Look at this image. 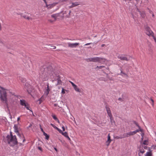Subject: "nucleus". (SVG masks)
Returning a JSON list of instances; mask_svg holds the SVG:
<instances>
[{
	"label": "nucleus",
	"instance_id": "nucleus-9",
	"mask_svg": "<svg viewBox=\"0 0 156 156\" xmlns=\"http://www.w3.org/2000/svg\"><path fill=\"white\" fill-rule=\"evenodd\" d=\"M20 104L21 105L24 106L27 110H30L28 103L25 100H20Z\"/></svg>",
	"mask_w": 156,
	"mask_h": 156
},
{
	"label": "nucleus",
	"instance_id": "nucleus-47",
	"mask_svg": "<svg viewBox=\"0 0 156 156\" xmlns=\"http://www.w3.org/2000/svg\"><path fill=\"white\" fill-rule=\"evenodd\" d=\"M135 0L136 1L137 3L138 4L140 0Z\"/></svg>",
	"mask_w": 156,
	"mask_h": 156
},
{
	"label": "nucleus",
	"instance_id": "nucleus-12",
	"mask_svg": "<svg viewBox=\"0 0 156 156\" xmlns=\"http://www.w3.org/2000/svg\"><path fill=\"white\" fill-rule=\"evenodd\" d=\"M106 108L108 115L110 118H111V117H112V114L111 111L110 110V108L107 107H106Z\"/></svg>",
	"mask_w": 156,
	"mask_h": 156
},
{
	"label": "nucleus",
	"instance_id": "nucleus-36",
	"mask_svg": "<svg viewBox=\"0 0 156 156\" xmlns=\"http://www.w3.org/2000/svg\"><path fill=\"white\" fill-rule=\"evenodd\" d=\"M69 82L71 84L73 87L76 85L71 81H69Z\"/></svg>",
	"mask_w": 156,
	"mask_h": 156
},
{
	"label": "nucleus",
	"instance_id": "nucleus-44",
	"mask_svg": "<svg viewBox=\"0 0 156 156\" xmlns=\"http://www.w3.org/2000/svg\"><path fill=\"white\" fill-rule=\"evenodd\" d=\"M92 43H87L86 44H85V45L86 46V45H90Z\"/></svg>",
	"mask_w": 156,
	"mask_h": 156
},
{
	"label": "nucleus",
	"instance_id": "nucleus-46",
	"mask_svg": "<svg viewBox=\"0 0 156 156\" xmlns=\"http://www.w3.org/2000/svg\"><path fill=\"white\" fill-rule=\"evenodd\" d=\"M51 47H52V49H55L56 48V47L55 46H51Z\"/></svg>",
	"mask_w": 156,
	"mask_h": 156
},
{
	"label": "nucleus",
	"instance_id": "nucleus-10",
	"mask_svg": "<svg viewBox=\"0 0 156 156\" xmlns=\"http://www.w3.org/2000/svg\"><path fill=\"white\" fill-rule=\"evenodd\" d=\"M79 44L77 43H71L69 42L68 43V46L71 48H76Z\"/></svg>",
	"mask_w": 156,
	"mask_h": 156
},
{
	"label": "nucleus",
	"instance_id": "nucleus-33",
	"mask_svg": "<svg viewBox=\"0 0 156 156\" xmlns=\"http://www.w3.org/2000/svg\"><path fill=\"white\" fill-rule=\"evenodd\" d=\"M50 125L53 127L54 128H55V129H56L57 128V127L55 126V125H54L53 124H52V123H51Z\"/></svg>",
	"mask_w": 156,
	"mask_h": 156
},
{
	"label": "nucleus",
	"instance_id": "nucleus-27",
	"mask_svg": "<svg viewBox=\"0 0 156 156\" xmlns=\"http://www.w3.org/2000/svg\"><path fill=\"white\" fill-rule=\"evenodd\" d=\"M43 134L46 136V138L48 140L49 138V136H48V134L45 133L44 132H43Z\"/></svg>",
	"mask_w": 156,
	"mask_h": 156
},
{
	"label": "nucleus",
	"instance_id": "nucleus-61",
	"mask_svg": "<svg viewBox=\"0 0 156 156\" xmlns=\"http://www.w3.org/2000/svg\"><path fill=\"white\" fill-rule=\"evenodd\" d=\"M20 143V144H21V145H23V144H21V143Z\"/></svg>",
	"mask_w": 156,
	"mask_h": 156
},
{
	"label": "nucleus",
	"instance_id": "nucleus-38",
	"mask_svg": "<svg viewBox=\"0 0 156 156\" xmlns=\"http://www.w3.org/2000/svg\"><path fill=\"white\" fill-rule=\"evenodd\" d=\"M134 123L138 127V128H140V127L139 125L138 124V123L136 122H134Z\"/></svg>",
	"mask_w": 156,
	"mask_h": 156
},
{
	"label": "nucleus",
	"instance_id": "nucleus-24",
	"mask_svg": "<svg viewBox=\"0 0 156 156\" xmlns=\"http://www.w3.org/2000/svg\"><path fill=\"white\" fill-rule=\"evenodd\" d=\"M62 134L66 137H67L68 136V133L66 132H63Z\"/></svg>",
	"mask_w": 156,
	"mask_h": 156
},
{
	"label": "nucleus",
	"instance_id": "nucleus-20",
	"mask_svg": "<svg viewBox=\"0 0 156 156\" xmlns=\"http://www.w3.org/2000/svg\"><path fill=\"white\" fill-rule=\"evenodd\" d=\"M140 15L143 18H144L145 17V14L144 12H140Z\"/></svg>",
	"mask_w": 156,
	"mask_h": 156
},
{
	"label": "nucleus",
	"instance_id": "nucleus-40",
	"mask_svg": "<svg viewBox=\"0 0 156 156\" xmlns=\"http://www.w3.org/2000/svg\"><path fill=\"white\" fill-rule=\"evenodd\" d=\"M43 0L44 1V2L45 3V4H46V7H48V5H47V2H46V0Z\"/></svg>",
	"mask_w": 156,
	"mask_h": 156
},
{
	"label": "nucleus",
	"instance_id": "nucleus-39",
	"mask_svg": "<svg viewBox=\"0 0 156 156\" xmlns=\"http://www.w3.org/2000/svg\"><path fill=\"white\" fill-rule=\"evenodd\" d=\"M151 100L152 102V103H151V104L153 106H154V100L153 99H151Z\"/></svg>",
	"mask_w": 156,
	"mask_h": 156
},
{
	"label": "nucleus",
	"instance_id": "nucleus-22",
	"mask_svg": "<svg viewBox=\"0 0 156 156\" xmlns=\"http://www.w3.org/2000/svg\"><path fill=\"white\" fill-rule=\"evenodd\" d=\"M67 12L66 11H63V14L64 15V16H66L67 17H69V16L70 15V13H71V11H69V13H68V14H69V16H65L64 15V14H66Z\"/></svg>",
	"mask_w": 156,
	"mask_h": 156
},
{
	"label": "nucleus",
	"instance_id": "nucleus-52",
	"mask_svg": "<svg viewBox=\"0 0 156 156\" xmlns=\"http://www.w3.org/2000/svg\"><path fill=\"white\" fill-rule=\"evenodd\" d=\"M119 100H120V101H122V99L121 98H119Z\"/></svg>",
	"mask_w": 156,
	"mask_h": 156
},
{
	"label": "nucleus",
	"instance_id": "nucleus-14",
	"mask_svg": "<svg viewBox=\"0 0 156 156\" xmlns=\"http://www.w3.org/2000/svg\"><path fill=\"white\" fill-rule=\"evenodd\" d=\"M72 5L69 6V8H71L73 7L77 6L79 5V2H73L72 3Z\"/></svg>",
	"mask_w": 156,
	"mask_h": 156
},
{
	"label": "nucleus",
	"instance_id": "nucleus-16",
	"mask_svg": "<svg viewBox=\"0 0 156 156\" xmlns=\"http://www.w3.org/2000/svg\"><path fill=\"white\" fill-rule=\"evenodd\" d=\"M22 17L28 20H32L33 19L31 17H30L28 16H27L26 15H23Z\"/></svg>",
	"mask_w": 156,
	"mask_h": 156
},
{
	"label": "nucleus",
	"instance_id": "nucleus-29",
	"mask_svg": "<svg viewBox=\"0 0 156 156\" xmlns=\"http://www.w3.org/2000/svg\"><path fill=\"white\" fill-rule=\"evenodd\" d=\"M52 117H53V119H55V120H57V118L56 116L54 115H52Z\"/></svg>",
	"mask_w": 156,
	"mask_h": 156
},
{
	"label": "nucleus",
	"instance_id": "nucleus-30",
	"mask_svg": "<svg viewBox=\"0 0 156 156\" xmlns=\"http://www.w3.org/2000/svg\"><path fill=\"white\" fill-rule=\"evenodd\" d=\"M56 129L58 131H59V132L61 133L62 134V133H63L62 131L60 129H59V128H58V127Z\"/></svg>",
	"mask_w": 156,
	"mask_h": 156
},
{
	"label": "nucleus",
	"instance_id": "nucleus-57",
	"mask_svg": "<svg viewBox=\"0 0 156 156\" xmlns=\"http://www.w3.org/2000/svg\"><path fill=\"white\" fill-rule=\"evenodd\" d=\"M143 137H142H142H141V140H142V141H143Z\"/></svg>",
	"mask_w": 156,
	"mask_h": 156
},
{
	"label": "nucleus",
	"instance_id": "nucleus-26",
	"mask_svg": "<svg viewBox=\"0 0 156 156\" xmlns=\"http://www.w3.org/2000/svg\"><path fill=\"white\" fill-rule=\"evenodd\" d=\"M20 80L22 82H24L26 81V79L24 78H22V77H20Z\"/></svg>",
	"mask_w": 156,
	"mask_h": 156
},
{
	"label": "nucleus",
	"instance_id": "nucleus-18",
	"mask_svg": "<svg viewBox=\"0 0 156 156\" xmlns=\"http://www.w3.org/2000/svg\"><path fill=\"white\" fill-rule=\"evenodd\" d=\"M139 128V129H137V130H136L135 131H133V132H134V134H135L137 132H139V131H140L141 132H143V129H142L140 127V128Z\"/></svg>",
	"mask_w": 156,
	"mask_h": 156
},
{
	"label": "nucleus",
	"instance_id": "nucleus-41",
	"mask_svg": "<svg viewBox=\"0 0 156 156\" xmlns=\"http://www.w3.org/2000/svg\"><path fill=\"white\" fill-rule=\"evenodd\" d=\"M153 38L154 41L156 43V38L154 36L153 37Z\"/></svg>",
	"mask_w": 156,
	"mask_h": 156
},
{
	"label": "nucleus",
	"instance_id": "nucleus-59",
	"mask_svg": "<svg viewBox=\"0 0 156 156\" xmlns=\"http://www.w3.org/2000/svg\"><path fill=\"white\" fill-rule=\"evenodd\" d=\"M154 14H152V16L154 17Z\"/></svg>",
	"mask_w": 156,
	"mask_h": 156
},
{
	"label": "nucleus",
	"instance_id": "nucleus-51",
	"mask_svg": "<svg viewBox=\"0 0 156 156\" xmlns=\"http://www.w3.org/2000/svg\"><path fill=\"white\" fill-rule=\"evenodd\" d=\"M20 117H19L17 118V121H18L20 120Z\"/></svg>",
	"mask_w": 156,
	"mask_h": 156
},
{
	"label": "nucleus",
	"instance_id": "nucleus-49",
	"mask_svg": "<svg viewBox=\"0 0 156 156\" xmlns=\"http://www.w3.org/2000/svg\"><path fill=\"white\" fill-rule=\"evenodd\" d=\"M69 140H70V138L69 137V136H68L67 137H66Z\"/></svg>",
	"mask_w": 156,
	"mask_h": 156
},
{
	"label": "nucleus",
	"instance_id": "nucleus-28",
	"mask_svg": "<svg viewBox=\"0 0 156 156\" xmlns=\"http://www.w3.org/2000/svg\"><path fill=\"white\" fill-rule=\"evenodd\" d=\"M57 81H58L57 84H60L61 83V80L59 78H58L57 79Z\"/></svg>",
	"mask_w": 156,
	"mask_h": 156
},
{
	"label": "nucleus",
	"instance_id": "nucleus-50",
	"mask_svg": "<svg viewBox=\"0 0 156 156\" xmlns=\"http://www.w3.org/2000/svg\"><path fill=\"white\" fill-rule=\"evenodd\" d=\"M56 121L58 123H60V122L58 119H57V120H56Z\"/></svg>",
	"mask_w": 156,
	"mask_h": 156
},
{
	"label": "nucleus",
	"instance_id": "nucleus-58",
	"mask_svg": "<svg viewBox=\"0 0 156 156\" xmlns=\"http://www.w3.org/2000/svg\"><path fill=\"white\" fill-rule=\"evenodd\" d=\"M146 2L147 3H148V0H146Z\"/></svg>",
	"mask_w": 156,
	"mask_h": 156
},
{
	"label": "nucleus",
	"instance_id": "nucleus-48",
	"mask_svg": "<svg viewBox=\"0 0 156 156\" xmlns=\"http://www.w3.org/2000/svg\"><path fill=\"white\" fill-rule=\"evenodd\" d=\"M41 131H42V132H43H43H44V131L43 130V129H42L41 127Z\"/></svg>",
	"mask_w": 156,
	"mask_h": 156
},
{
	"label": "nucleus",
	"instance_id": "nucleus-34",
	"mask_svg": "<svg viewBox=\"0 0 156 156\" xmlns=\"http://www.w3.org/2000/svg\"><path fill=\"white\" fill-rule=\"evenodd\" d=\"M38 101H39V104H40L41 103V102H42V98H40L38 100Z\"/></svg>",
	"mask_w": 156,
	"mask_h": 156
},
{
	"label": "nucleus",
	"instance_id": "nucleus-19",
	"mask_svg": "<svg viewBox=\"0 0 156 156\" xmlns=\"http://www.w3.org/2000/svg\"><path fill=\"white\" fill-rule=\"evenodd\" d=\"M59 13L54 14H53L51 15V17L52 18H54L55 20L56 19L57 17L59 16Z\"/></svg>",
	"mask_w": 156,
	"mask_h": 156
},
{
	"label": "nucleus",
	"instance_id": "nucleus-56",
	"mask_svg": "<svg viewBox=\"0 0 156 156\" xmlns=\"http://www.w3.org/2000/svg\"><path fill=\"white\" fill-rule=\"evenodd\" d=\"M54 149L56 151H57V149L55 148V147H54Z\"/></svg>",
	"mask_w": 156,
	"mask_h": 156
},
{
	"label": "nucleus",
	"instance_id": "nucleus-1",
	"mask_svg": "<svg viewBox=\"0 0 156 156\" xmlns=\"http://www.w3.org/2000/svg\"><path fill=\"white\" fill-rule=\"evenodd\" d=\"M6 139L8 143L10 146H13L17 144V140L16 136H13L12 132H10V135H7Z\"/></svg>",
	"mask_w": 156,
	"mask_h": 156
},
{
	"label": "nucleus",
	"instance_id": "nucleus-15",
	"mask_svg": "<svg viewBox=\"0 0 156 156\" xmlns=\"http://www.w3.org/2000/svg\"><path fill=\"white\" fill-rule=\"evenodd\" d=\"M50 91V89L49 88V84H48L47 85V89H46V90L45 91V93H44L45 94V95H48V94L49 93Z\"/></svg>",
	"mask_w": 156,
	"mask_h": 156
},
{
	"label": "nucleus",
	"instance_id": "nucleus-25",
	"mask_svg": "<svg viewBox=\"0 0 156 156\" xmlns=\"http://www.w3.org/2000/svg\"><path fill=\"white\" fill-rule=\"evenodd\" d=\"M152 155L151 153V151L147 152L146 154L147 156H151Z\"/></svg>",
	"mask_w": 156,
	"mask_h": 156
},
{
	"label": "nucleus",
	"instance_id": "nucleus-45",
	"mask_svg": "<svg viewBox=\"0 0 156 156\" xmlns=\"http://www.w3.org/2000/svg\"><path fill=\"white\" fill-rule=\"evenodd\" d=\"M38 149L41 151H42V148L41 147H38Z\"/></svg>",
	"mask_w": 156,
	"mask_h": 156
},
{
	"label": "nucleus",
	"instance_id": "nucleus-32",
	"mask_svg": "<svg viewBox=\"0 0 156 156\" xmlns=\"http://www.w3.org/2000/svg\"><path fill=\"white\" fill-rule=\"evenodd\" d=\"M61 93L62 94H64L65 93V90L63 88H62Z\"/></svg>",
	"mask_w": 156,
	"mask_h": 156
},
{
	"label": "nucleus",
	"instance_id": "nucleus-21",
	"mask_svg": "<svg viewBox=\"0 0 156 156\" xmlns=\"http://www.w3.org/2000/svg\"><path fill=\"white\" fill-rule=\"evenodd\" d=\"M110 118V122H111V124L112 125L115 124V122L112 118V117L111 118Z\"/></svg>",
	"mask_w": 156,
	"mask_h": 156
},
{
	"label": "nucleus",
	"instance_id": "nucleus-43",
	"mask_svg": "<svg viewBox=\"0 0 156 156\" xmlns=\"http://www.w3.org/2000/svg\"><path fill=\"white\" fill-rule=\"evenodd\" d=\"M141 132V136H142V137H144V133L142 132Z\"/></svg>",
	"mask_w": 156,
	"mask_h": 156
},
{
	"label": "nucleus",
	"instance_id": "nucleus-17",
	"mask_svg": "<svg viewBox=\"0 0 156 156\" xmlns=\"http://www.w3.org/2000/svg\"><path fill=\"white\" fill-rule=\"evenodd\" d=\"M73 88L75 90L76 92L79 93L81 92V90L76 85L74 86Z\"/></svg>",
	"mask_w": 156,
	"mask_h": 156
},
{
	"label": "nucleus",
	"instance_id": "nucleus-54",
	"mask_svg": "<svg viewBox=\"0 0 156 156\" xmlns=\"http://www.w3.org/2000/svg\"><path fill=\"white\" fill-rule=\"evenodd\" d=\"M105 46V44H102L101 45V47H103Z\"/></svg>",
	"mask_w": 156,
	"mask_h": 156
},
{
	"label": "nucleus",
	"instance_id": "nucleus-53",
	"mask_svg": "<svg viewBox=\"0 0 156 156\" xmlns=\"http://www.w3.org/2000/svg\"><path fill=\"white\" fill-rule=\"evenodd\" d=\"M1 29H2V27H1V23H0V30H1Z\"/></svg>",
	"mask_w": 156,
	"mask_h": 156
},
{
	"label": "nucleus",
	"instance_id": "nucleus-11",
	"mask_svg": "<svg viewBox=\"0 0 156 156\" xmlns=\"http://www.w3.org/2000/svg\"><path fill=\"white\" fill-rule=\"evenodd\" d=\"M118 58L122 60H125L128 61L129 59L123 55H119L118 56Z\"/></svg>",
	"mask_w": 156,
	"mask_h": 156
},
{
	"label": "nucleus",
	"instance_id": "nucleus-55",
	"mask_svg": "<svg viewBox=\"0 0 156 156\" xmlns=\"http://www.w3.org/2000/svg\"><path fill=\"white\" fill-rule=\"evenodd\" d=\"M144 147L145 149H146L147 148L146 146H144Z\"/></svg>",
	"mask_w": 156,
	"mask_h": 156
},
{
	"label": "nucleus",
	"instance_id": "nucleus-31",
	"mask_svg": "<svg viewBox=\"0 0 156 156\" xmlns=\"http://www.w3.org/2000/svg\"><path fill=\"white\" fill-rule=\"evenodd\" d=\"M156 147V145H152L151 146V149H155Z\"/></svg>",
	"mask_w": 156,
	"mask_h": 156
},
{
	"label": "nucleus",
	"instance_id": "nucleus-2",
	"mask_svg": "<svg viewBox=\"0 0 156 156\" xmlns=\"http://www.w3.org/2000/svg\"><path fill=\"white\" fill-rule=\"evenodd\" d=\"M86 61L88 62L104 63L105 62L106 59L102 57H96L87 58Z\"/></svg>",
	"mask_w": 156,
	"mask_h": 156
},
{
	"label": "nucleus",
	"instance_id": "nucleus-37",
	"mask_svg": "<svg viewBox=\"0 0 156 156\" xmlns=\"http://www.w3.org/2000/svg\"><path fill=\"white\" fill-rule=\"evenodd\" d=\"M145 151L144 150H140V152L139 153L143 154L144 152Z\"/></svg>",
	"mask_w": 156,
	"mask_h": 156
},
{
	"label": "nucleus",
	"instance_id": "nucleus-7",
	"mask_svg": "<svg viewBox=\"0 0 156 156\" xmlns=\"http://www.w3.org/2000/svg\"><path fill=\"white\" fill-rule=\"evenodd\" d=\"M134 132L133 131H130L129 132L123 134V137H118L117 139H122L123 138L127 137L130 136L134 135Z\"/></svg>",
	"mask_w": 156,
	"mask_h": 156
},
{
	"label": "nucleus",
	"instance_id": "nucleus-35",
	"mask_svg": "<svg viewBox=\"0 0 156 156\" xmlns=\"http://www.w3.org/2000/svg\"><path fill=\"white\" fill-rule=\"evenodd\" d=\"M105 66H97V68H98V69H101L103 68Z\"/></svg>",
	"mask_w": 156,
	"mask_h": 156
},
{
	"label": "nucleus",
	"instance_id": "nucleus-5",
	"mask_svg": "<svg viewBox=\"0 0 156 156\" xmlns=\"http://www.w3.org/2000/svg\"><path fill=\"white\" fill-rule=\"evenodd\" d=\"M25 88L27 90L28 94L32 95V93L34 90V89L28 83H26L25 84Z\"/></svg>",
	"mask_w": 156,
	"mask_h": 156
},
{
	"label": "nucleus",
	"instance_id": "nucleus-62",
	"mask_svg": "<svg viewBox=\"0 0 156 156\" xmlns=\"http://www.w3.org/2000/svg\"><path fill=\"white\" fill-rule=\"evenodd\" d=\"M96 37V36H94V37Z\"/></svg>",
	"mask_w": 156,
	"mask_h": 156
},
{
	"label": "nucleus",
	"instance_id": "nucleus-4",
	"mask_svg": "<svg viewBox=\"0 0 156 156\" xmlns=\"http://www.w3.org/2000/svg\"><path fill=\"white\" fill-rule=\"evenodd\" d=\"M145 33L148 36L153 37L154 36V33L151 30L150 28L148 26H146L145 28Z\"/></svg>",
	"mask_w": 156,
	"mask_h": 156
},
{
	"label": "nucleus",
	"instance_id": "nucleus-60",
	"mask_svg": "<svg viewBox=\"0 0 156 156\" xmlns=\"http://www.w3.org/2000/svg\"><path fill=\"white\" fill-rule=\"evenodd\" d=\"M1 42H2V41L0 39V43Z\"/></svg>",
	"mask_w": 156,
	"mask_h": 156
},
{
	"label": "nucleus",
	"instance_id": "nucleus-8",
	"mask_svg": "<svg viewBox=\"0 0 156 156\" xmlns=\"http://www.w3.org/2000/svg\"><path fill=\"white\" fill-rule=\"evenodd\" d=\"M14 132L16 133H18V135L20 138H22V142L23 143L25 141V139L24 137V136L23 134H20L18 133V129H17V127L15 125L14 127Z\"/></svg>",
	"mask_w": 156,
	"mask_h": 156
},
{
	"label": "nucleus",
	"instance_id": "nucleus-13",
	"mask_svg": "<svg viewBox=\"0 0 156 156\" xmlns=\"http://www.w3.org/2000/svg\"><path fill=\"white\" fill-rule=\"evenodd\" d=\"M111 141H112V140L111 139V137H110V134L109 133L108 136V139H107V141H106V145L107 146H108L109 145V144H110V143L111 142Z\"/></svg>",
	"mask_w": 156,
	"mask_h": 156
},
{
	"label": "nucleus",
	"instance_id": "nucleus-23",
	"mask_svg": "<svg viewBox=\"0 0 156 156\" xmlns=\"http://www.w3.org/2000/svg\"><path fill=\"white\" fill-rule=\"evenodd\" d=\"M143 144L144 145H147L148 144V141L147 140L144 141Z\"/></svg>",
	"mask_w": 156,
	"mask_h": 156
},
{
	"label": "nucleus",
	"instance_id": "nucleus-42",
	"mask_svg": "<svg viewBox=\"0 0 156 156\" xmlns=\"http://www.w3.org/2000/svg\"><path fill=\"white\" fill-rule=\"evenodd\" d=\"M62 129L63 131H65V128L64 126L63 125L62 126Z\"/></svg>",
	"mask_w": 156,
	"mask_h": 156
},
{
	"label": "nucleus",
	"instance_id": "nucleus-3",
	"mask_svg": "<svg viewBox=\"0 0 156 156\" xmlns=\"http://www.w3.org/2000/svg\"><path fill=\"white\" fill-rule=\"evenodd\" d=\"M0 98L1 100L4 103L7 104V95L5 90L0 86Z\"/></svg>",
	"mask_w": 156,
	"mask_h": 156
},
{
	"label": "nucleus",
	"instance_id": "nucleus-6",
	"mask_svg": "<svg viewBox=\"0 0 156 156\" xmlns=\"http://www.w3.org/2000/svg\"><path fill=\"white\" fill-rule=\"evenodd\" d=\"M53 73H54L53 71H48V75L46 76H44L43 79V81H46L48 79L49 77L51 78H52V77L53 76Z\"/></svg>",
	"mask_w": 156,
	"mask_h": 156
}]
</instances>
